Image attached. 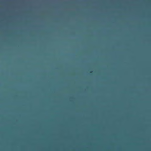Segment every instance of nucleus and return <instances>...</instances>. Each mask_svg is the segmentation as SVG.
<instances>
[{
    "instance_id": "1",
    "label": "nucleus",
    "mask_w": 151,
    "mask_h": 151,
    "mask_svg": "<svg viewBox=\"0 0 151 151\" xmlns=\"http://www.w3.org/2000/svg\"><path fill=\"white\" fill-rule=\"evenodd\" d=\"M92 73V71L90 72V73Z\"/></svg>"
}]
</instances>
